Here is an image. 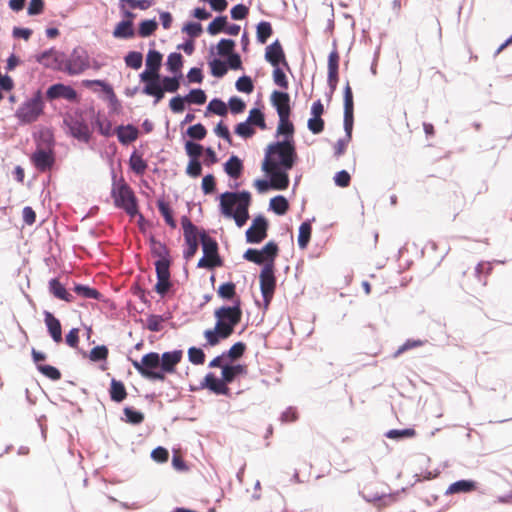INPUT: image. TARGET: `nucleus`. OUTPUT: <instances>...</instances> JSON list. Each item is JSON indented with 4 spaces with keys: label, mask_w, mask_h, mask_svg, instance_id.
I'll list each match as a JSON object with an SVG mask.
<instances>
[{
    "label": "nucleus",
    "mask_w": 512,
    "mask_h": 512,
    "mask_svg": "<svg viewBox=\"0 0 512 512\" xmlns=\"http://www.w3.org/2000/svg\"><path fill=\"white\" fill-rule=\"evenodd\" d=\"M298 156H286L284 154H269L268 162L265 163V157L261 164V170L268 175L271 173L272 189L284 191L289 187V171L298 163Z\"/></svg>",
    "instance_id": "nucleus-1"
},
{
    "label": "nucleus",
    "mask_w": 512,
    "mask_h": 512,
    "mask_svg": "<svg viewBox=\"0 0 512 512\" xmlns=\"http://www.w3.org/2000/svg\"><path fill=\"white\" fill-rule=\"evenodd\" d=\"M280 134L283 135L282 140L272 141L266 146L265 163L268 162L269 154L298 156L294 140L295 127L290 117L279 118L275 136L278 137Z\"/></svg>",
    "instance_id": "nucleus-2"
},
{
    "label": "nucleus",
    "mask_w": 512,
    "mask_h": 512,
    "mask_svg": "<svg viewBox=\"0 0 512 512\" xmlns=\"http://www.w3.org/2000/svg\"><path fill=\"white\" fill-rule=\"evenodd\" d=\"M46 101L41 89L35 90L30 97L19 105L14 113L19 126L35 123L44 114Z\"/></svg>",
    "instance_id": "nucleus-3"
},
{
    "label": "nucleus",
    "mask_w": 512,
    "mask_h": 512,
    "mask_svg": "<svg viewBox=\"0 0 512 512\" xmlns=\"http://www.w3.org/2000/svg\"><path fill=\"white\" fill-rule=\"evenodd\" d=\"M135 370L150 382H168L167 377L161 371V359L158 352H148L141 357V360L128 358Z\"/></svg>",
    "instance_id": "nucleus-4"
},
{
    "label": "nucleus",
    "mask_w": 512,
    "mask_h": 512,
    "mask_svg": "<svg viewBox=\"0 0 512 512\" xmlns=\"http://www.w3.org/2000/svg\"><path fill=\"white\" fill-rule=\"evenodd\" d=\"M236 41L232 38H221L216 45H211L209 48L210 56L217 54L218 56H227V67L229 69L238 71L243 70V63L241 55L235 51Z\"/></svg>",
    "instance_id": "nucleus-5"
},
{
    "label": "nucleus",
    "mask_w": 512,
    "mask_h": 512,
    "mask_svg": "<svg viewBox=\"0 0 512 512\" xmlns=\"http://www.w3.org/2000/svg\"><path fill=\"white\" fill-rule=\"evenodd\" d=\"M63 126L67 136L81 143H89L92 139V129L84 118L74 117L70 112L63 116Z\"/></svg>",
    "instance_id": "nucleus-6"
},
{
    "label": "nucleus",
    "mask_w": 512,
    "mask_h": 512,
    "mask_svg": "<svg viewBox=\"0 0 512 512\" xmlns=\"http://www.w3.org/2000/svg\"><path fill=\"white\" fill-rule=\"evenodd\" d=\"M180 223L184 236L183 258L189 261L198 251L199 227L196 226L187 215L181 216Z\"/></svg>",
    "instance_id": "nucleus-7"
},
{
    "label": "nucleus",
    "mask_w": 512,
    "mask_h": 512,
    "mask_svg": "<svg viewBox=\"0 0 512 512\" xmlns=\"http://www.w3.org/2000/svg\"><path fill=\"white\" fill-rule=\"evenodd\" d=\"M89 59V54L86 48L76 46L68 56L66 55V74L69 76L82 74L90 67Z\"/></svg>",
    "instance_id": "nucleus-8"
},
{
    "label": "nucleus",
    "mask_w": 512,
    "mask_h": 512,
    "mask_svg": "<svg viewBox=\"0 0 512 512\" xmlns=\"http://www.w3.org/2000/svg\"><path fill=\"white\" fill-rule=\"evenodd\" d=\"M112 188L110 196L113 199V204L117 209H122L131 200V192H134L131 186L124 180L123 177L119 181L116 179L114 169H111Z\"/></svg>",
    "instance_id": "nucleus-9"
},
{
    "label": "nucleus",
    "mask_w": 512,
    "mask_h": 512,
    "mask_svg": "<svg viewBox=\"0 0 512 512\" xmlns=\"http://www.w3.org/2000/svg\"><path fill=\"white\" fill-rule=\"evenodd\" d=\"M44 98L45 101L48 100L50 102L64 99L71 103H77L80 100L78 92L71 85L62 82L51 84L46 89Z\"/></svg>",
    "instance_id": "nucleus-10"
},
{
    "label": "nucleus",
    "mask_w": 512,
    "mask_h": 512,
    "mask_svg": "<svg viewBox=\"0 0 512 512\" xmlns=\"http://www.w3.org/2000/svg\"><path fill=\"white\" fill-rule=\"evenodd\" d=\"M157 74H149L147 72H141L139 74V81L143 83L141 92L154 98V105L158 104L165 96L161 81L157 78Z\"/></svg>",
    "instance_id": "nucleus-11"
},
{
    "label": "nucleus",
    "mask_w": 512,
    "mask_h": 512,
    "mask_svg": "<svg viewBox=\"0 0 512 512\" xmlns=\"http://www.w3.org/2000/svg\"><path fill=\"white\" fill-rule=\"evenodd\" d=\"M264 59L273 68L283 66L288 72L292 73L284 48L278 38L266 46Z\"/></svg>",
    "instance_id": "nucleus-12"
},
{
    "label": "nucleus",
    "mask_w": 512,
    "mask_h": 512,
    "mask_svg": "<svg viewBox=\"0 0 512 512\" xmlns=\"http://www.w3.org/2000/svg\"><path fill=\"white\" fill-rule=\"evenodd\" d=\"M30 162L38 172H46L56 165V153L54 149H42L37 147L30 155Z\"/></svg>",
    "instance_id": "nucleus-13"
},
{
    "label": "nucleus",
    "mask_w": 512,
    "mask_h": 512,
    "mask_svg": "<svg viewBox=\"0 0 512 512\" xmlns=\"http://www.w3.org/2000/svg\"><path fill=\"white\" fill-rule=\"evenodd\" d=\"M241 30L240 25L230 23L227 15H217L208 24L206 31L211 36H216L220 33H225L229 36H237Z\"/></svg>",
    "instance_id": "nucleus-14"
},
{
    "label": "nucleus",
    "mask_w": 512,
    "mask_h": 512,
    "mask_svg": "<svg viewBox=\"0 0 512 512\" xmlns=\"http://www.w3.org/2000/svg\"><path fill=\"white\" fill-rule=\"evenodd\" d=\"M271 106L275 109L278 118L290 117L292 113L291 97L287 91L273 90L270 95Z\"/></svg>",
    "instance_id": "nucleus-15"
},
{
    "label": "nucleus",
    "mask_w": 512,
    "mask_h": 512,
    "mask_svg": "<svg viewBox=\"0 0 512 512\" xmlns=\"http://www.w3.org/2000/svg\"><path fill=\"white\" fill-rule=\"evenodd\" d=\"M222 306L214 310L215 325L222 329L228 336H231L241 318L232 312H220Z\"/></svg>",
    "instance_id": "nucleus-16"
},
{
    "label": "nucleus",
    "mask_w": 512,
    "mask_h": 512,
    "mask_svg": "<svg viewBox=\"0 0 512 512\" xmlns=\"http://www.w3.org/2000/svg\"><path fill=\"white\" fill-rule=\"evenodd\" d=\"M230 206L231 205H226L225 200H221L219 202L220 214L227 219H233L235 221V225L238 228H242L250 218L249 208L236 207L235 209H232Z\"/></svg>",
    "instance_id": "nucleus-17"
},
{
    "label": "nucleus",
    "mask_w": 512,
    "mask_h": 512,
    "mask_svg": "<svg viewBox=\"0 0 512 512\" xmlns=\"http://www.w3.org/2000/svg\"><path fill=\"white\" fill-rule=\"evenodd\" d=\"M184 352L182 349L165 351L160 354L161 371L164 376L174 374L177 371V365L182 361Z\"/></svg>",
    "instance_id": "nucleus-18"
},
{
    "label": "nucleus",
    "mask_w": 512,
    "mask_h": 512,
    "mask_svg": "<svg viewBox=\"0 0 512 512\" xmlns=\"http://www.w3.org/2000/svg\"><path fill=\"white\" fill-rule=\"evenodd\" d=\"M276 268L275 266H270V264H264L260 269L259 274V282H260V292H275L277 285V278L275 275Z\"/></svg>",
    "instance_id": "nucleus-19"
},
{
    "label": "nucleus",
    "mask_w": 512,
    "mask_h": 512,
    "mask_svg": "<svg viewBox=\"0 0 512 512\" xmlns=\"http://www.w3.org/2000/svg\"><path fill=\"white\" fill-rule=\"evenodd\" d=\"M339 60L338 51L329 53L327 59V85L332 91H336L339 83Z\"/></svg>",
    "instance_id": "nucleus-20"
},
{
    "label": "nucleus",
    "mask_w": 512,
    "mask_h": 512,
    "mask_svg": "<svg viewBox=\"0 0 512 512\" xmlns=\"http://www.w3.org/2000/svg\"><path fill=\"white\" fill-rule=\"evenodd\" d=\"M220 201L225 200L226 205H233L235 201L238 199L239 203L237 207H246L249 208L252 203V195L248 190H239V191H225L217 197Z\"/></svg>",
    "instance_id": "nucleus-21"
},
{
    "label": "nucleus",
    "mask_w": 512,
    "mask_h": 512,
    "mask_svg": "<svg viewBox=\"0 0 512 512\" xmlns=\"http://www.w3.org/2000/svg\"><path fill=\"white\" fill-rule=\"evenodd\" d=\"M43 316L48 335L55 343H61L63 341V336L60 320L48 310L43 311Z\"/></svg>",
    "instance_id": "nucleus-22"
},
{
    "label": "nucleus",
    "mask_w": 512,
    "mask_h": 512,
    "mask_svg": "<svg viewBox=\"0 0 512 512\" xmlns=\"http://www.w3.org/2000/svg\"><path fill=\"white\" fill-rule=\"evenodd\" d=\"M117 139L122 146H128L136 141L139 136V129L132 123L120 124L115 128Z\"/></svg>",
    "instance_id": "nucleus-23"
},
{
    "label": "nucleus",
    "mask_w": 512,
    "mask_h": 512,
    "mask_svg": "<svg viewBox=\"0 0 512 512\" xmlns=\"http://www.w3.org/2000/svg\"><path fill=\"white\" fill-rule=\"evenodd\" d=\"M149 45L150 48L146 55L145 69L142 72H147L149 74L159 73V70L162 66L163 55L161 52L154 48V41H151Z\"/></svg>",
    "instance_id": "nucleus-24"
},
{
    "label": "nucleus",
    "mask_w": 512,
    "mask_h": 512,
    "mask_svg": "<svg viewBox=\"0 0 512 512\" xmlns=\"http://www.w3.org/2000/svg\"><path fill=\"white\" fill-rule=\"evenodd\" d=\"M48 291L56 299L72 303L75 297L66 289L65 285L58 277H53L48 281Z\"/></svg>",
    "instance_id": "nucleus-25"
},
{
    "label": "nucleus",
    "mask_w": 512,
    "mask_h": 512,
    "mask_svg": "<svg viewBox=\"0 0 512 512\" xmlns=\"http://www.w3.org/2000/svg\"><path fill=\"white\" fill-rule=\"evenodd\" d=\"M479 483L473 479H459L451 483L445 491V495L466 494L478 489Z\"/></svg>",
    "instance_id": "nucleus-26"
},
{
    "label": "nucleus",
    "mask_w": 512,
    "mask_h": 512,
    "mask_svg": "<svg viewBox=\"0 0 512 512\" xmlns=\"http://www.w3.org/2000/svg\"><path fill=\"white\" fill-rule=\"evenodd\" d=\"M83 357H88L89 360L93 363H100V369L102 371L107 369V359L109 355V349L106 345H96L94 346L89 353L85 351H81Z\"/></svg>",
    "instance_id": "nucleus-27"
},
{
    "label": "nucleus",
    "mask_w": 512,
    "mask_h": 512,
    "mask_svg": "<svg viewBox=\"0 0 512 512\" xmlns=\"http://www.w3.org/2000/svg\"><path fill=\"white\" fill-rule=\"evenodd\" d=\"M247 366L241 363H226L222 366L221 375L226 381L227 385L233 383L237 378L247 374Z\"/></svg>",
    "instance_id": "nucleus-28"
},
{
    "label": "nucleus",
    "mask_w": 512,
    "mask_h": 512,
    "mask_svg": "<svg viewBox=\"0 0 512 512\" xmlns=\"http://www.w3.org/2000/svg\"><path fill=\"white\" fill-rule=\"evenodd\" d=\"M157 78L161 81L164 94L167 92L176 93L181 84H186L183 74H171V76H169L158 73Z\"/></svg>",
    "instance_id": "nucleus-29"
},
{
    "label": "nucleus",
    "mask_w": 512,
    "mask_h": 512,
    "mask_svg": "<svg viewBox=\"0 0 512 512\" xmlns=\"http://www.w3.org/2000/svg\"><path fill=\"white\" fill-rule=\"evenodd\" d=\"M73 292L84 299H94L99 302H108V299L98 289L88 284L74 283Z\"/></svg>",
    "instance_id": "nucleus-30"
},
{
    "label": "nucleus",
    "mask_w": 512,
    "mask_h": 512,
    "mask_svg": "<svg viewBox=\"0 0 512 512\" xmlns=\"http://www.w3.org/2000/svg\"><path fill=\"white\" fill-rule=\"evenodd\" d=\"M198 236L205 256L209 257L219 252V244L217 240L210 236L204 228H199Z\"/></svg>",
    "instance_id": "nucleus-31"
},
{
    "label": "nucleus",
    "mask_w": 512,
    "mask_h": 512,
    "mask_svg": "<svg viewBox=\"0 0 512 512\" xmlns=\"http://www.w3.org/2000/svg\"><path fill=\"white\" fill-rule=\"evenodd\" d=\"M82 85L86 88H92L93 86H99V92H101V98L106 100L111 96L115 95L113 86L105 79H84ZM94 92H98L97 89H93Z\"/></svg>",
    "instance_id": "nucleus-32"
},
{
    "label": "nucleus",
    "mask_w": 512,
    "mask_h": 512,
    "mask_svg": "<svg viewBox=\"0 0 512 512\" xmlns=\"http://www.w3.org/2000/svg\"><path fill=\"white\" fill-rule=\"evenodd\" d=\"M148 243L150 247V253L153 258H156V260L172 258L168 247L160 240L156 239L153 234L148 236Z\"/></svg>",
    "instance_id": "nucleus-33"
},
{
    "label": "nucleus",
    "mask_w": 512,
    "mask_h": 512,
    "mask_svg": "<svg viewBox=\"0 0 512 512\" xmlns=\"http://www.w3.org/2000/svg\"><path fill=\"white\" fill-rule=\"evenodd\" d=\"M223 170L230 178H238L244 170L242 159L235 154H231L228 160L223 163Z\"/></svg>",
    "instance_id": "nucleus-34"
},
{
    "label": "nucleus",
    "mask_w": 512,
    "mask_h": 512,
    "mask_svg": "<svg viewBox=\"0 0 512 512\" xmlns=\"http://www.w3.org/2000/svg\"><path fill=\"white\" fill-rule=\"evenodd\" d=\"M110 400L115 403H122L127 398V390L123 381L112 378L108 388Z\"/></svg>",
    "instance_id": "nucleus-35"
},
{
    "label": "nucleus",
    "mask_w": 512,
    "mask_h": 512,
    "mask_svg": "<svg viewBox=\"0 0 512 512\" xmlns=\"http://www.w3.org/2000/svg\"><path fill=\"white\" fill-rule=\"evenodd\" d=\"M156 206L165 223L170 228L175 229L177 227V221L174 218V210L171 208L169 203L165 201L164 197L157 199Z\"/></svg>",
    "instance_id": "nucleus-36"
},
{
    "label": "nucleus",
    "mask_w": 512,
    "mask_h": 512,
    "mask_svg": "<svg viewBox=\"0 0 512 512\" xmlns=\"http://www.w3.org/2000/svg\"><path fill=\"white\" fill-rule=\"evenodd\" d=\"M315 221V218L304 220L298 229V246L300 249H306L311 239L312 234V222Z\"/></svg>",
    "instance_id": "nucleus-37"
},
{
    "label": "nucleus",
    "mask_w": 512,
    "mask_h": 512,
    "mask_svg": "<svg viewBox=\"0 0 512 512\" xmlns=\"http://www.w3.org/2000/svg\"><path fill=\"white\" fill-rule=\"evenodd\" d=\"M259 250L262 258H264V264H270V266H275V261L280 251L278 243L274 240H270L265 245H263Z\"/></svg>",
    "instance_id": "nucleus-38"
},
{
    "label": "nucleus",
    "mask_w": 512,
    "mask_h": 512,
    "mask_svg": "<svg viewBox=\"0 0 512 512\" xmlns=\"http://www.w3.org/2000/svg\"><path fill=\"white\" fill-rule=\"evenodd\" d=\"M32 136L37 144V147L45 145L47 149H54L56 141L51 129L41 128L38 131L33 132Z\"/></svg>",
    "instance_id": "nucleus-39"
},
{
    "label": "nucleus",
    "mask_w": 512,
    "mask_h": 512,
    "mask_svg": "<svg viewBox=\"0 0 512 512\" xmlns=\"http://www.w3.org/2000/svg\"><path fill=\"white\" fill-rule=\"evenodd\" d=\"M208 66L210 68V74L218 79L223 78L229 71L227 63L217 57V54L208 56Z\"/></svg>",
    "instance_id": "nucleus-40"
},
{
    "label": "nucleus",
    "mask_w": 512,
    "mask_h": 512,
    "mask_svg": "<svg viewBox=\"0 0 512 512\" xmlns=\"http://www.w3.org/2000/svg\"><path fill=\"white\" fill-rule=\"evenodd\" d=\"M136 35V30L133 25L128 24L127 22L119 21L114 26L112 31V36L116 39L128 40L134 38Z\"/></svg>",
    "instance_id": "nucleus-41"
},
{
    "label": "nucleus",
    "mask_w": 512,
    "mask_h": 512,
    "mask_svg": "<svg viewBox=\"0 0 512 512\" xmlns=\"http://www.w3.org/2000/svg\"><path fill=\"white\" fill-rule=\"evenodd\" d=\"M184 65V58L178 51L171 52L166 59V70L171 74H183L182 68Z\"/></svg>",
    "instance_id": "nucleus-42"
},
{
    "label": "nucleus",
    "mask_w": 512,
    "mask_h": 512,
    "mask_svg": "<svg viewBox=\"0 0 512 512\" xmlns=\"http://www.w3.org/2000/svg\"><path fill=\"white\" fill-rule=\"evenodd\" d=\"M204 338L206 339V343L204 346L214 347L218 345L221 340L227 339L228 336L222 329L217 328L216 325L214 328L206 329L203 333Z\"/></svg>",
    "instance_id": "nucleus-43"
},
{
    "label": "nucleus",
    "mask_w": 512,
    "mask_h": 512,
    "mask_svg": "<svg viewBox=\"0 0 512 512\" xmlns=\"http://www.w3.org/2000/svg\"><path fill=\"white\" fill-rule=\"evenodd\" d=\"M66 62V54L63 51L56 49V53H53V56H51L50 61H47L43 67L46 69H51L53 71L66 73Z\"/></svg>",
    "instance_id": "nucleus-44"
},
{
    "label": "nucleus",
    "mask_w": 512,
    "mask_h": 512,
    "mask_svg": "<svg viewBox=\"0 0 512 512\" xmlns=\"http://www.w3.org/2000/svg\"><path fill=\"white\" fill-rule=\"evenodd\" d=\"M417 432L412 427L401 428V429H390L384 433V436L394 441H403L406 439L414 438Z\"/></svg>",
    "instance_id": "nucleus-45"
},
{
    "label": "nucleus",
    "mask_w": 512,
    "mask_h": 512,
    "mask_svg": "<svg viewBox=\"0 0 512 512\" xmlns=\"http://www.w3.org/2000/svg\"><path fill=\"white\" fill-rule=\"evenodd\" d=\"M289 209V202L287 198L281 194L272 197L269 201L268 210L274 212L278 216H283Z\"/></svg>",
    "instance_id": "nucleus-46"
},
{
    "label": "nucleus",
    "mask_w": 512,
    "mask_h": 512,
    "mask_svg": "<svg viewBox=\"0 0 512 512\" xmlns=\"http://www.w3.org/2000/svg\"><path fill=\"white\" fill-rule=\"evenodd\" d=\"M274 30L271 22L261 20L256 25V41L259 44H266L268 39L273 35Z\"/></svg>",
    "instance_id": "nucleus-47"
},
{
    "label": "nucleus",
    "mask_w": 512,
    "mask_h": 512,
    "mask_svg": "<svg viewBox=\"0 0 512 512\" xmlns=\"http://www.w3.org/2000/svg\"><path fill=\"white\" fill-rule=\"evenodd\" d=\"M158 22L155 17L149 19H143L138 23V29L136 34L142 38L152 36L158 29Z\"/></svg>",
    "instance_id": "nucleus-48"
},
{
    "label": "nucleus",
    "mask_w": 512,
    "mask_h": 512,
    "mask_svg": "<svg viewBox=\"0 0 512 512\" xmlns=\"http://www.w3.org/2000/svg\"><path fill=\"white\" fill-rule=\"evenodd\" d=\"M207 390L212 393V394H215V395H221V396H226V397H231L232 396V391L231 389L228 387L226 381L224 380L223 376L221 375V377H215V380L213 381V383H211L209 385V387L207 388Z\"/></svg>",
    "instance_id": "nucleus-49"
},
{
    "label": "nucleus",
    "mask_w": 512,
    "mask_h": 512,
    "mask_svg": "<svg viewBox=\"0 0 512 512\" xmlns=\"http://www.w3.org/2000/svg\"><path fill=\"white\" fill-rule=\"evenodd\" d=\"M129 167L136 175H143L148 168L147 161L134 150L129 157Z\"/></svg>",
    "instance_id": "nucleus-50"
},
{
    "label": "nucleus",
    "mask_w": 512,
    "mask_h": 512,
    "mask_svg": "<svg viewBox=\"0 0 512 512\" xmlns=\"http://www.w3.org/2000/svg\"><path fill=\"white\" fill-rule=\"evenodd\" d=\"M207 135V129L201 122H198L196 124L190 125L185 132H182V138L185 139V137H189L190 140H197L201 141L203 140Z\"/></svg>",
    "instance_id": "nucleus-51"
},
{
    "label": "nucleus",
    "mask_w": 512,
    "mask_h": 512,
    "mask_svg": "<svg viewBox=\"0 0 512 512\" xmlns=\"http://www.w3.org/2000/svg\"><path fill=\"white\" fill-rule=\"evenodd\" d=\"M247 349V345L243 341L235 342L228 350L222 352L224 361L229 363L234 358H241Z\"/></svg>",
    "instance_id": "nucleus-52"
},
{
    "label": "nucleus",
    "mask_w": 512,
    "mask_h": 512,
    "mask_svg": "<svg viewBox=\"0 0 512 512\" xmlns=\"http://www.w3.org/2000/svg\"><path fill=\"white\" fill-rule=\"evenodd\" d=\"M173 264V259H160L155 260L154 266H155V273L157 280L162 279H170L171 278V272H170V266Z\"/></svg>",
    "instance_id": "nucleus-53"
},
{
    "label": "nucleus",
    "mask_w": 512,
    "mask_h": 512,
    "mask_svg": "<svg viewBox=\"0 0 512 512\" xmlns=\"http://www.w3.org/2000/svg\"><path fill=\"white\" fill-rule=\"evenodd\" d=\"M210 113L222 117L226 116L228 113L226 103L221 98H212L206 107L205 116H208Z\"/></svg>",
    "instance_id": "nucleus-54"
},
{
    "label": "nucleus",
    "mask_w": 512,
    "mask_h": 512,
    "mask_svg": "<svg viewBox=\"0 0 512 512\" xmlns=\"http://www.w3.org/2000/svg\"><path fill=\"white\" fill-rule=\"evenodd\" d=\"M248 121L254 126H257L261 130H266L267 125L265 121V113L262 107H253L249 110Z\"/></svg>",
    "instance_id": "nucleus-55"
},
{
    "label": "nucleus",
    "mask_w": 512,
    "mask_h": 512,
    "mask_svg": "<svg viewBox=\"0 0 512 512\" xmlns=\"http://www.w3.org/2000/svg\"><path fill=\"white\" fill-rule=\"evenodd\" d=\"M125 422L132 425H139L144 421V414L132 406H125L123 408Z\"/></svg>",
    "instance_id": "nucleus-56"
},
{
    "label": "nucleus",
    "mask_w": 512,
    "mask_h": 512,
    "mask_svg": "<svg viewBox=\"0 0 512 512\" xmlns=\"http://www.w3.org/2000/svg\"><path fill=\"white\" fill-rule=\"evenodd\" d=\"M217 296L224 301H230L236 296V284L233 281H226L219 285L216 290Z\"/></svg>",
    "instance_id": "nucleus-57"
},
{
    "label": "nucleus",
    "mask_w": 512,
    "mask_h": 512,
    "mask_svg": "<svg viewBox=\"0 0 512 512\" xmlns=\"http://www.w3.org/2000/svg\"><path fill=\"white\" fill-rule=\"evenodd\" d=\"M125 65L133 70H139L143 65V54L140 51L131 50L124 56Z\"/></svg>",
    "instance_id": "nucleus-58"
},
{
    "label": "nucleus",
    "mask_w": 512,
    "mask_h": 512,
    "mask_svg": "<svg viewBox=\"0 0 512 512\" xmlns=\"http://www.w3.org/2000/svg\"><path fill=\"white\" fill-rule=\"evenodd\" d=\"M250 122L251 121H248V118H246L245 121L237 123L234 127V133L244 140L252 138L256 131Z\"/></svg>",
    "instance_id": "nucleus-59"
},
{
    "label": "nucleus",
    "mask_w": 512,
    "mask_h": 512,
    "mask_svg": "<svg viewBox=\"0 0 512 512\" xmlns=\"http://www.w3.org/2000/svg\"><path fill=\"white\" fill-rule=\"evenodd\" d=\"M184 98L189 104L203 105L207 100V95L202 88H191Z\"/></svg>",
    "instance_id": "nucleus-60"
},
{
    "label": "nucleus",
    "mask_w": 512,
    "mask_h": 512,
    "mask_svg": "<svg viewBox=\"0 0 512 512\" xmlns=\"http://www.w3.org/2000/svg\"><path fill=\"white\" fill-rule=\"evenodd\" d=\"M181 32L186 34L189 39L195 40V38L199 37L203 32V27L200 22L197 21H186L182 28Z\"/></svg>",
    "instance_id": "nucleus-61"
},
{
    "label": "nucleus",
    "mask_w": 512,
    "mask_h": 512,
    "mask_svg": "<svg viewBox=\"0 0 512 512\" xmlns=\"http://www.w3.org/2000/svg\"><path fill=\"white\" fill-rule=\"evenodd\" d=\"M184 140V149L185 153L188 156L189 160L199 159L200 154L204 150V147L199 142H195L193 140Z\"/></svg>",
    "instance_id": "nucleus-62"
},
{
    "label": "nucleus",
    "mask_w": 512,
    "mask_h": 512,
    "mask_svg": "<svg viewBox=\"0 0 512 512\" xmlns=\"http://www.w3.org/2000/svg\"><path fill=\"white\" fill-rule=\"evenodd\" d=\"M284 67H275L272 71V79L276 86L281 88L283 91L287 90L289 87V80L284 71Z\"/></svg>",
    "instance_id": "nucleus-63"
},
{
    "label": "nucleus",
    "mask_w": 512,
    "mask_h": 512,
    "mask_svg": "<svg viewBox=\"0 0 512 512\" xmlns=\"http://www.w3.org/2000/svg\"><path fill=\"white\" fill-rule=\"evenodd\" d=\"M254 81L251 76L243 74L235 82V88L238 92L250 94L254 90Z\"/></svg>",
    "instance_id": "nucleus-64"
}]
</instances>
